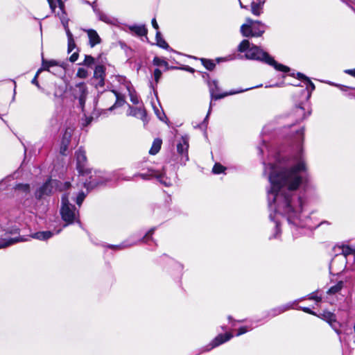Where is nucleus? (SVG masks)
Here are the masks:
<instances>
[{
    "label": "nucleus",
    "mask_w": 355,
    "mask_h": 355,
    "mask_svg": "<svg viewBox=\"0 0 355 355\" xmlns=\"http://www.w3.org/2000/svg\"><path fill=\"white\" fill-rule=\"evenodd\" d=\"M268 173L270 189L268 191V205L276 214L286 218L296 227H304L300 214L305 205L304 193L300 191L308 184L309 175L302 149L290 158H277L275 163L265 164L263 174Z\"/></svg>",
    "instance_id": "nucleus-1"
},
{
    "label": "nucleus",
    "mask_w": 355,
    "mask_h": 355,
    "mask_svg": "<svg viewBox=\"0 0 355 355\" xmlns=\"http://www.w3.org/2000/svg\"><path fill=\"white\" fill-rule=\"evenodd\" d=\"M238 50L240 52H245V57L248 59L257 60L263 61L280 71L288 72L290 68L277 63L272 57H270L266 52L259 49L257 46L250 44L248 40H243L238 46Z\"/></svg>",
    "instance_id": "nucleus-2"
},
{
    "label": "nucleus",
    "mask_w": 355,
    "mask_h": 355,
    "mask_svg": "<svg viewBox=\"0 0 355 355\" xmlns=\"http://www.w3.org/2000/svg\"><path fill=\"white\" fill-rule=\"evenodd\" d=\"M60 214L62 220L66 222L64 227L78 220L79 212L73 205L69 203L67 194L62 196Z\"/></svg>",
    "instance_id": "nucleus-3"
},
{
    "label": "nucleus",
    "mask_w": 355,
    "mask_h": 355,
    "mask_svg": "<svg viewBox=\"0 0 355 355\" xmlns=\"http://www.w3.org/2000/svg\"><path fill=\"white\" fill-rule=\"evenodd\" d=\"M267 26L260 21H254L250 18L246 19V23L241 26V33L243 36L260 37L265 32Z\"/></svg>",
    "instance_id": "nucleus-4"
},
{
    "label": "nucleus",
    "mask_w": 355,
    "mask_h": 355,
    "mask_svg": "<svg viewBox=\"0 0 355 355\" xmlns=\"http://www.w3.org/2000/svg\"><path fill=\"white\" fill-rule=\"evenodd\" d=\"M70 187L69 182L62 183L56 180H49L35 192V197L41 199L45 196H49L54 191L67 189Z\"/></svg>",
    "instance_id": "nucleus-5"
},
{
    "label": "nucleus",
    "mask_w": 355,
    "mask_h": 355,
    "mask_svg": "<svg viewBox=\"0 0 355 355\" xmlns=\"http://www.w3.org/2000/svg\"><path fill=\"white\" fill-rule=\"evenodd\" d=\"M208 84H209V91H210V94H211V98H214L215 100L222 98H223V97H225V96H226L227 95L236 94H239V93H241V92H246V91L250 90V89H254V88H258V87H262V85H257V86H254V87H251L243 89L232 90V91L229 92L228 93H226V94H224L216 95V94H215V92L218 90V82L216 80H212L211 82L209 81L208 83Z\"/></svg>",
    "instance_id": "nucleus-6"
},
{
    "label": "nucleus",
    "mask_w": 355,
    "mask_h": 355,
    "mask_svg": "<svg viewBox=\"0 0 355 355\" xmlns=\"http://www.w3.org/2000/svg\"><path fill=\"white\" fill-rule=\"evenodd\" d=\"M102 98L103 99L107 100L110 102L114 101V105L108 108L110 111H112L116 107H121L125 103L124 97L121 96V94L114 90L105 92L103 94Z\"/></svg>",
    "instance_id": "nucleus-7"
},
{
    "label": "nucleus",
    "mask_w": 355,
    "mask_h": 355,
    "mask_svg": "<svg viewBox=\"0 0 355 355\" xmlns=\"http://www.w3.org/2000/svg\"><path fill=\"white\" fill-rule=\"evenodd\" d=\"M76 168L79 173L84 175L85 173H91L90 170L87 168V157L85 155V151L80 148L76 152Z\"/></svg>",
    "instance_id": "nucleus-8"
},
{
    "label": "nucleus",
    "mask_w": 355,
    "mask_h": 355,
    "mask_svg": "<svg viewBox=\"0 0 355 355\" xmlns=\"http://www.w3.org/2000/svg\"><path fill=\"white\" fill-rule=\"evenodd\" d=\"M110 180L107 177L101 175V174H95L89 177V180L84 182V187L89 191L99 186L106 184Z\"/></svg>",
    "instance_id": "nucleus-9"
},
{
    "label": "nucleus",
    "mask_w": 355,
    "mask_h": 355,
    "mask_svg": "<svg viewBox=\"0 0 355 355\" xmlns=\"http://www.w3.org/2000/svg\"><path fill=\"white\" fill-rule=\"evenodd\" d=\"M73 96L78 99L79 104L83 107L85 103L86 96L87 95V86L84 83L76 84L73 92Z\"/></svg>",
    "instance_id": "nucleus-10"
},
{
    "label": "nucleus",
    "mask_w": 355,
    "mask_h": 355,
    "mask_svg": "<svg viewBox=\"0 0 355 355\" xmlns=\"http://www.w3.org/2000/svg\"><path fill=\"white\" fill-rule=\"evenodd\" d=\"M300 300H295L294 302H289L286 304L282 305L280 306L274 308L268 312V316L273 318L281 313L293 309L294 305L296 304Z\"/></svg>",
    "instance_id": "nucleus-11"
},
{
    "label": "nucleus",
    "mask_w": 355,
    "mask_h": 355,
    "mask_svg": "<svg viewBox=\"0 0 355 355\" xmlns=\"http://www.w3.org/2000/svg\"><path fill=\"white\" fill-rule=\"evenodd\" d=\"M188 148L189 137L187 136H183L181 138V141L177 144V150L179 155L185 157L186 160L189 159Z\"/></svg>",
    "instance_id": "nucleus-12"
},
{
    "label": "nucleus",
    "mask_w": 355,
    "mask_h": 355,
    "mask_svg": "<svg viewBox=\"0 0 355 355\" xmlns=\"http://www.w3.org/2000/svg\"><path fill=\"white\" fill-rule=\"evenodd\" d=\"M233 337V335L231 333H226L225 334H219L210 343L211 347L207 349V350H209L216 347L219 346L220 345L230 340Z\"/></svg>",
    "instance_id": "nucleus-13"
},
{
    "label": "nucleus",
    "mask_w": 355,
    "mask_h": 355,
    "mask_svg": "<svg viewBox=\"0 0 355 355\" xmlns=\"http://www.w3.org/2000/svg\"><path fill=\"white\" fill-rule=\"evenodd\" d=\"M15 191L17 196L28 199L31 196L30 187L28 184H18L15 187Z\"/></svg>",
    "instance_id": "nucleus-14"
},
{
    "label": "nucleus",
    "mask_w": 355,
    "mask_h": 355,
    "mask_svg": "<svg viewBox=\"0 0 355 355\" xmlns=\"http://www.w3.org/2000/svg\"><path fill=\"white\" fill-rule=\"evenodd\" d=\"M322 318L326 320L338 334H340V331L337 327L336 317L333 313L329 311H324L322 314Z\"/></svg>",
    "instance_id": "nucleus-15"
},
{
    "label": "nucleus",
    "mask_w": 355,
    "mask_h": 355,
    "mask_svg": "<svg viewBox=\"0 0 355 355\" xmlns=\"http://www.w3.org/2000/svg\"><path fill=\"white\" fill-rule=\"evenodd\" d=\"M128 106H129V109L128 111V115L136 116L139 119H141V120L145 119L146 116V112L143 107H133L130 105Z\"/></svg>",
    "instance_id": "nucleus-16"
},
{
    "label": "nucleus",
    "mask_w": 355,
    "mask_h": 355,
    "mask_svg": "<svg viewBox=\"0 0 355 355\" xmlns=\"http://www.w3.org/2000/svg\"><path fill=\"white\" fill-rule=\"evenodd\" d=\"M26 241V239L21 236L12 239L1 238L0 239V249L7 248L18 242H24Z\"/></svg>",
    "instance_id": "nucleus-17"
},
{
    "label": "nucleus",
    "mask_w": 355,
    "mask_h": 355,
    "mask_svg": "<svg viewBox=\"0 0 355 355\" xmlns=\"http://www.w3.org/2000/svg\"><path fill=\"white\" fill-rule=\"evenodd\" d=\"M85 32H87L88 37H89V45L93 47L95 45L101 43V38L97 33V32L93 29H88V30H84Z\"/></svg>",
    "instance_id": "nucleus-18"
},
{
    "label": "nucleus",
    "mask_w": 355,
    "mask_h": 355,
    "mask_svg": "<svg viewBox=\"0 0 355 355\" xmlns=\"http://www.w3.org/2000/svg\"><path fill=\"white\" fill-rule=\"evenodd\" d=\"M150 175H154L159 182L165 187H168L173 184L172 180L166 176L164 173H159L157 171H152Z\"/></svg>",
    "instance_id": "nucleus-19"
},
{
    "label": "nucleus",
    "mask_w": 355,
    "mask_h": 355,
    "mask_svg": "<svg viewBox=\"0 0 355 355\" xmlns=\"http://www.w3.org/2000/svg\"><path fill=\"white\" fill-rule=\"evenodd\" d=\"M264 2V1H259L258 2L252 1V2L251 3L252 13L256 16H259L263 12V7Z\"/></svg>",
    "instance_id": "nucleus-20"
},
{
    "label": "nucleus",
    "mask_w": 355,
    "mask_h": 355,
    "mask_svg": "<svg viewBox=\"0 0 355 355\" xmlns=\"http://www.w3.org/2000/svg\"><path fill=\"white\" fill-rule=\"evenodd\" d=\"M129 29L135 33L136 35H137L138 36H145L147 35V29L146 28V26L144 25H141V26H138V25H133V26H129Z\"/></svg>",
    "instance_id": "nucleus-21"
},
{
    "label": "nucleus",
    "mask_w": 355,
    "mask_h": 355,
    "mask_svg": "<svg viewBox=\"0 0 355 355\" xmlns=\"http://www.w3.org/2000/svg\"><path fill=\"white\" fill-rule=\"evenodd\" d=\"M53 235V234L51 231H44L36 232L32 234L31 237L40 241H45L52 237Z\"/></svg>",
    "instance_id": "nucleus-22"
},
{
    "label": "nucleus",
    "mask_w": 355,
    "mask_h": 355,
    "mask_svg": "<svg viewBox=\"0 0 355 355\" xmlns=\"http://www.w3.org/2000/svg\"><path fill=\"white\" fill-rule=\"evenodd\" d=\"M93 10L95 14L97 15L98 19L103 21L106 23H110L111 21L110 17L107 15L105 13L102 12L100 9L97 8L95 6H92Z\"/></svg>",
    "instance_id": "nucleus-23"
},
{
    "label": "nucleus",
    "mask_w": 355,
    "mask_h": 355,
    "mask_svg": "<svg viewBox=\"0 0 355 355\" xmlns=\"http://www.w3.org/2000/svg\"><path fill=\"white\" fill-rule=\"evenodd\" d=\"M297 78L300 80H304L305 82V84L306 85V89L308 90H310L311 92L313 91L315 89V85L304 74L301 73H297Z\"/></svg>",
    "instance_id": "nucleus-24"
},
{
    "label": "nucleus",
    "mask_w": 355,
    "mask_h": 355,
    "mask_svg": "<svg viewBox=\"0 0 355 355\" xmlns=\"http://www.w3.org/2000/svg\"><path fill=\"white\" fill-rule=\"evenodd\" d=\"M105 67L103 65L96 67L93 78L105 79Z\"/></svg>",
    "instance_id": "nucleus-25"
},
{
    "label": "nucleus",
    "mask_w": 355,
    "mask_h": 355,
    "mask_svg": "<svg viewBox=\"0 0 355 355\" xmlns=\"http://www.w3.org/2000/svg\"><path fill=\"white\" fill-rule=\"evenodd\" d=\"M162 145V140L159 139H156L154 140L152 147L149 150V153L151 155H155L157 154L160 148Z\"/></svg>",
    "instance_id": "nucleus-26"
},
{
    "label": "nucleus",
    "mask_w": 355,
    "mask_h": 355,
    "mask_svg": "<svg viewBox=\"0 0 355 355\" xmlns=\"http://www.w3.org/2000/svg\"><path fill=\"white\" fill-rule=\"evenodd\" d=\"M156 40H157V44L159 47L164 49H168L169 48L168 44L164 40V39L162 38L159 31H157V33H156Z\"/></svg>",
    "instance_id": "nucleus-27"
},
{
    "label": "nucleus",
    "mask_w": 355,
    "mask_h": 355,
    "mask_svg": "<svg viewBox=\"0 0 355 355\" xmlns=\"http://www.w3.org/2000/svg\"><path fill=\"white\" fill-rule=\"evenodd\" d=\"M61 66L59 63L54 60H42V69L51 71L50 68L54 66Z\"/></svg>",
    "instance_id": "nucleus-28"
},
{
    "label": "nucleus",
    "mask_w": 355,
    "mask_h": 355,
    "mask_svg": "<svg viewBox=\"0 0 355 355\" xmlns=\"http://www.w3.org/2000/svg\"><path fill=\"white\" fill-rule=\"evenodd\" d=\"M73 130H74L73 126L67 127L64 130V132L62 135V140L64 141L70 142Z\"/></svg>",
    "instance_id": "nucleus-29"
},
{
    "label": "nucleus",
    "mask_w": 355,
    "mask_h": 355,
    "mask_svg": "<svg viewBox=\"0 0 355 355\" xmlns=\"http://www.w3.org/2000/svg\"><path fill=\"white\" fill-rule=\"evenodd\" d=\"M343 287V282L340 281L336 285L331 286L327 291L329 295L336 294L338 293Z\"/></svg>",
    "instance_id": "nucleus-30"
},
{
    "label": "nucleus",
    "mask_w": 355,
    "mask_h": 355,
    "mask_svg": "<svg viewBox=\"0 0 355 355\" xmlns=\"http://www.w3.org/2000/svg\"><path fill=\"white\" fill-rule=\"evenodd\" d=\"M153 63L154 65L157 67H164L166 69H168V62L162 58L155 56L153 60Z\"/></svg>",
    "instance_id": "nucleus-31"
},
{
    "label": "nucleus",
    "mask_w": 355,
    "mask_h": 355,
    "mask_svg": "<svg viewBox=\"0 0 355 355\" xmlns=\"http://www.w3.org/2000/svg\"><path fill=\"white\" fill-rule=\"evenodd\" d=\"M202 64L203 66L208 70L212 71L215 68V63L211 60H208L205 58L200 59Z\"/></svg>",
    "instance_id": "nucleus-32"
},
{
    "label": "nucleus",
    "mask_w": 355,
    "mask_h": 355,
    "mask_svg": "<svg viewBox=\"0 0 355 355\" xmlns=\"http://www.w3.org/2000/svg\"><path fill=\"white\" fill-rule=\"evenodd\" d=\"M355 253V249L349 247V245H343L341 247V254L344 256L345 258L349 254H352Z\"/></svg>",
    "instance_id": "nucleus-33"
},
{
    "label": "nucleus",
    "mask_w": 355,
    "mask_h": 355,
    "mask_svg": "<svg viewBox=\"0 0 355 355\" xmlns=\"http://www.w3.org/2000/svg\"><path fill=\"white\" fill-rule=\"evenodd\" d=\"M133 245H135V243H128L127 242H123L121 244L118 245H109V248H110L112 249H116V250H123V249L129 248Z\"/></svg>",
    "instance_id": "nucleus-34"
},
{
    "label": "nucleus",
    "mask_w": 355,
    "mask_h": 355,
    "mask_svg": "<svg viewBox=\"0 0 355 355\" xmlns=\"http://www.w3.org/2000/svg\"><path fill=\"white\" fill-rule=\"evenodd\" d=\"M155 230V227L151 228L141 239V242L147 243L148 240L152 239V235Z\"/></svg>",
    "instance_id": "nucleus-35"
},
{
    "label": "nucleus",
    "mask_w": 355,
    "mask_h": 355,
    "mask_svg": "<svg viewBox=\"0 0 355 355\" xmlns=\"http://www.w3.org/2000/svg\"><path fill=\"white\" fill-rule=\"evenodd\" d=\"M225 170V168L219 163L214 164L212 171L215 174H220Z\"/></svg>",
    "instance_id": "nucleus-36"
},
{
    "label": "nucleus",
    "mask_w": 355,
    "mask_h": 355,
    "mask_svg": "<svg viewBox=\"0 0 355 355\" xmlns=\"http://www.w3.org/2000/svg\"><path fill=\"white\" fill-rule=\"evenodd\" d=\"M128 91L131 102L135 105L138 104L139 103V99L137 94L135 92H132L130 89H128Z\"/></svg>",
    "instance_id": "nucleus-37"
},
{
    "label": "nucleus",
    "mask_w": 355,
    "mask_h": 355,
    "mask_svg": "<svg viewBox=\"0 0 355 355\" xmlns=\"http://www.w3.org/2000/svg\"><path fill=\"white\" fill-rule=\"evenodd\" d=\"M105 79H99V78H93L92 79V84L95 86V87H102L104 86Z\"/></svg>",
    "instance_id": "nucleus-38"
},
{
    "label": "nucleus",
    "mask_w": 355,
    "mask_h": 355,
    "mask_svg": "<svg viewBox=\"0 0 355 355\" xmlns=\"http://www.w3.org/2000/svg\"><path fill=\"white\" fill-rule=\"evenodd\" d=\"M94 63V58L91 55H86L83 64L90 67Z\"/></svg>",
    "instance_id": "nucleus-39"
},
{
    "label": "nucleus",
    "mask_w": 355,
    "mask_h": 355,
    "mask_svg": "<svg viewBox=\"0 0 355 355\" xmlns=\"http://www.w3.org/2000/svg\"><path fill=\"white\" fill-rule=\"evenodd\" d=\"M67 42H68L67 51H68V53H71L76 47L75 40L73 38L68 39Z\"/></svg>",
    "instance_id": "nucleus-40"
},
{
    "label": "nucleus",
    "mask_w": 355,
    "mask_h": 355,
    "mask_svg": "<svg viewBox=\"0 0 355 355\" xmlns=\"http://www.w3.org/2000/svg\"><path fill=\"white\" fill-rule=\"evenodd\" d=\"M70 142L61 141V146H60V153L62 155H65V152L68 149V146L69 145Z\"/></svg>",
    "instance_id": "nucleus-41"
},
{
    "label": "nucleus",
    "mask_w": 355,
    "mask_h": 355,
    "mask_svg": "<svg viewBox=\"0 0 355 355\" xmlns=\"http://www.w3.org/2000/svg\"><path fill=\"white\" fill-rule=\"evenodd\" d=\"M269 217H270L271 220H273L275 223V228H276L275 231H276V232H275V234L274 235V237L277 238V234H280V229L279 227V222L275 219V217L272 216V214H270Z\"/></svg>",
    "instance_id": "nucleus-42"
},
{
    "label": "nucleus",
    "mask_w": 355,
    "mask_h": 355,
    "mask_svg": "<svg viewBox=\"0 0 355 355\" xmlns=\"http://www.w3.org/2000/svg\"><path fill=\"white\" fill-rule=\"evenodd\" d=\"M86 195L83 191H81L78 193L77 198H76V203L78 206H80L85 198Z\"/></svg>",
    "instance_id": "nucleus-43"
},
{
    "label": "nucleus",
    "mask_w": 355,
    "mask_h": 355,
    "mask_svg": "<svg viewBox=\"0 0 355 355\" xmlns=\"http://www.w3.org/2000/svg\"><path fill=\"white\" fill-rule=\"evenodd\" d=\"M77 76L81 78H85L87 76V71L86 69L80 68L77 71Z\"/></svg>",
    "instance_id": "nucleus-44"
},
{
    "label": "nucleus",
    "mask_w": 355,
    "mask_h": 355,
    "mask_svg": "<svg viewBox=\"0 0 355 355\" xmlns=\"http://www.w3.org/2000/svg\"><path fill=\"white\" fill-rule=\"evenodd\" d=\"M162 76V71L159 69H155L154 71V77L156 83H158Z\"/></svg>",
    "instance_id": "nucleus-45"
},
{
    "label": "nucleus",
    "mask_w": 355,
    "mask_h": 355,
    "mask_svg": "<svg viewBox=\"0 0 355 355\" xmlns=\"http://www.w3.org/2000/svg\"><path fill=\"white\" fill-rule=\"evenodd\" d=\"M248 329L247 328V327H240L239 329H238V332L236 334V336H239L242 334H245L246 332L248 331Z\"/></svg>",
    "instance_id": "nucleus-46"
},
{
    "label": "nucleus",
    "mask_w": 355,
    "mask_h": 355,
    "mask_svg": "<svg viewBox=\"0 0 355 355\" xmlns=\"http://www.w3.org/2000/svg\"><path fill=\"white\" fill-rule=\"evenodd\" d=\"M42 71V69H39L37 72V73L35 74V77L33 78V79L32 80L31 83L33 84V85H35L37 87H40V85L38 83V81H37V76H38V74L40 73V72Z\"/></svg>",
    "instance_id": "nucleus-47"
},
{
    "label": "nucleus",
    "mask_w": 355,
    "mask_h": 355,
    "mask_svg": "<svg viewBox=\"0 0 355 355\" xmlns=\"http://www.w3.org/2000/svg\"><path fill=\"white\" fill-rule=\"evenodd\" d=\"M78 58V52H74L69 58V60L71 62H76Z\"/></svg>",
    "instance_id": "nucleus-48"
},
{
    "label": "nucleus",
    "mask_w": 355,
    "mask_h": 355,
    "mask_svg": "<svg viewBox=\"0 0 355 355\" xmlns=\"http://www.w3.org/2000/svg\"><path fill=\"white\" fill-rule=\"evenodd\" d=\"M297 138L302 141L303 140V135H304V129H300L297 131L296 132Z\"/></svg>",
    "instance_id": "nucleus-49"
},
{
    "label": "nucleus",
    "mask_w": 355,
    "mask_h": 355,
    "mask_svg": "<svg viewBox=\"0 0 355 355\" xmlns=\"http://www.w3.org/2000/svg\"><path fill=\"white\" fill-rule=\"evenodd\" d=\"M152 171H154L153 170H149L148 171V172L150 173L149 174L139 173V174H137L136 175L137 176H139L142 179H147L148 176H151L150 174L152 173Z\"/></svg>",
    "instance_id": "nucleus-50"
},
{
    "label": "nucleus",
    "mask_w": 355,
    "mask_h": 355,
    "mask_svg": "<svg viewBox=\"0 0 355 355\" xmlns=\"http://www.w3.org/2000/svg\"><path fill=\"white\" fill-rule=\"evenodd\" d=\"M309 299H310V300H315V301H317V302H320V301H321V300H322V297H321L318 296L317 295H315V294H314V293H312V294L311 295V296L309 297Z\"/></svg>",
    "instance_id": "nucleus-51"
},
{
    "label": "nucleus",
    "mask_w": 355,
    "mask_h": 355,
    "mask_svg": "<svg viewBox=\"0 0 355 355\" xmlns=\"http://www.w3.org/2000/svg\"><path fill=\"white\" fill-rule=\"evenodd\" d=\"M300 309L301 310H302L305 313H309V314H312V315H315V313L312 311L308 307H300Z\"/></svg>",
    "instance_id": "nucleus-52"
},
{
    "label": "nucleus",
    "mask_w": 355,
    "mask_h": 355,
    "mask_svg": "<svg viewBox=\"0 0 355 355\" xmlns=\"http://www.w3.org/2000/svg\"><path fill=\"white\" fill-rule=\"evenodd\" d=\"M64 31L67 36V40L73 38V34L71 33L69 28H64Z\"/></svg>",
    "instance_id": "nucleus-53"
},
{
    "label": "nucleus",
    "mask_w": 355,
    "mask_h": 355,
    "mask_svg": "<svg viewBox=\"0 0 355 355\" xmlns=\"http://www.w3.org/2000/svg\"><path fill=\"white\" fill-rule=\"evenodd\" d=\"M345 73L355 78V68L353 69H347L345 71Z\"/></svg>",
    "instance_id": "nucleus-54"
},
{
    "label": "nucleus",
    "mask_w": 355,
    "mask_h": 355,
    "mask_svg": "<svg viewBox=\"0 0 355 355\" xmlns=\"http://www.w3.org/2000/svg\"><path fill=\"white\" fill-rule=\"evenodd\" d=\"M61 22H62V24L64 28H69V26H68L69 19H62L61 20Z\"/></svg>",
    "instance_id": "nucleus-55"
},
{
    "label": "nucleus",
    "mask_w": 355,
    "mask_h": 355,
    "mask_svg": "<svg viewBox=\"0 0 355 355\" xmlns=\"http://www.w3.org/2000/svg\"><path fill=\"white\" fill-rule=\"evenodd\" d=\"M152 26H153V27L155 29H156V30H157V31H158V29H159V26H158V24H157V21H156V19H155V18H153V19H152Z\"/></svg>",
    "instance_id": "nucleus-56"
},
{
    "label": "nucleus",
    "mask_w": 355,
    "mask_h": 355,
    "mask_svg": "<svg viewBox=\"0 0 355 355\" xmlns=\"http://www.w3.org/2000/svg\"><path fill=\"white\" fill-rule=\"evenodd\" d=\"M211 103H210V106H209V109L208 113H207V116H206V117H205V119L204 121L202 122V125H204V124H205V125H206V123H207V119H208L209 115V114H210V112H211Z\"/></svg>",
    "instance_id": "nucleus-57"
},
{
    "label": "nucleus",
    "mask_w": 355,
    "mask_h": 355,
    "mask_svg": "<svg viewBox=\"0 0 355 355\" xmlns=\"http://www.w3.org/2000/svg\"><path fill=\"white\" fill-rule=\"evenodd\" d=\"M6 233H9V234H17L18 233V229H12V230H10L9 232H6Z\"/></svg>",
    "instance_id": "nucleus-58"
},
{
    "label": "nucleus",
    "mask_w": 355,
    "mask_h": 355,
    "mask_svg": "<svg viewBox=\"0 0 355 355\" xmlns=\"http://www.w3.org/2000/svg\"><path fill=\"white\" fill-rule=\"evenodd\" d=\"M62 95V91L60 92V94H58L57 92H55V94H54V96H55V97H60V96H61Z\"/></svg>",
    "instance_id": "nucleus-59"
},
{
    "label": "nucleus",
    "mask_w": 355,
    "mask_h": 355,
    "mask_svg": "<svg viewBox=\"0 0 355 355\" xmlns=\"http://www.w3.org/2000/svg\"><path fill=\"white\" fill-rule=\"evenodd\" d=\"M187 70L190 71V72H193L194 71V69L193 68H191V67H187Z\"/></svg>",
    "instance_id": "nucleus-60"
},
{
    "label": "nucleus",
    "mask_w": 355,
    "mask_h": 355,
    "mask_svg": "<svg viewBox=\"0 0 355 355\" xmlns=\"http://www.w3.org/2000/svg\"><path fill=\"white\" fill-rule=\"evenodd\" d=\"M297 112H303V108L301 107H297Z\"/></svg>",
    "instance_id": "nucleus-61"
},
{
    "label": "nucleus",
    "mask_w": 355,
    "mask_h": 355,
    "mask_svg": "<svg viewBox=\"0 0 355 355\" xmlns=\"http://www.w3.org/2000/svg\"><path fill=\"white\" fill-rule=\"evenodd\" d=\"M240 6L241 8H245V6H243V3L240 1Z\"/></svg>",
    "instance_id": "nucleus-62"
},
{
    "label": "nucleus",
    "mask_w": 355,
    "mask_h": 355,
    "mask_svg": "<svg viewBox=\"0 0 355 355\" xmlns=\"http://www.w3.org/2000/svg\"><path fill=\"white\" fill-rule=\"evenodd\" d=\"M259 150L260 153H263V150L260 148H259Z\"/></svg>",
    "instance_id": "nucleus-63"
},
{
    "label": "nucleus",
    "mask_w": 355,
    "mask_h": 355,
    "mask_svg": "<svg viewBox=\"0 0 355 355\" xmlns=\"http://www.w3.org/2000/svg\"><path fill=\"white\" fill-rule=\"evenodd\" d=\"M228 319H229V320H232V317H231V316H229V317H228Z\"/></svg>",
    "instance_id": "nucleus-64"
}]
</instances>
